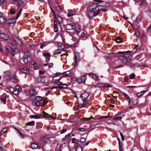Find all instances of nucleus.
<instances>
[{"label":"nucleus","mask_w":151,"mask_h":151,"mask_svg":"<svg viewBox=\"0 0 151 151\" xmlns=\"http://www.w3.org/2000/svg\"><path fill=\"white\" fill-rule=\"evenodd\" d=\"M38 80L40 81L43 82L45 81V78H44L40 77L38 78Z\"/></svg>","instance_id":"nucleus-43"},{"label":"nucleus","mask_w":151,"mask_h":151,"mask_svg":"<svg viewBox=\"0 0 151 151\" xmlns=\"http://www.w3.org/2000/svg\"><path fill=\"white\" fill-rule=\"evenodd\" d=\"M22 9H21L19 12V13H18V14H17V15L16 17V19H18V18L20 16V14L21 13V12H22Z\"/></svg>","instance_id":"nucleus-52"},{"label":"nucleus","mask_w":151,"mask_h":151,"mask_svg":"<svg viewBox=\"0 0 151 151\" xmlns=\"http://www.w3.org/2000/svg\"><path fill=\"white\" fill-rule=\"evenodd\" d=\"M19 0H12L11 2H10L9 3L10 4H16V2L19 1Z\"/></svg>","instance_id":"nucleus-51"},{"label":"nucleus","mask_w":151,"mask_h":151,"mask_svg":"<svg viewBox=\"0 0 151 151\" xmlns=\"http://www.w3.org/2000/svg\"><path fill=\"white\" fill-rule=\"evenodd\" d=\"M70 135V133H68L67 135L65 136L62 139L63 142H67V141Z\"/></svg>","instance_id":"nucleus-14"},{"label":"nucleus","mask_w":151,"mask_h":151,"mask_svg":"<svg viewBox=\"0 0 151 151\" xmlns=\"http://www.w3.org/2000/svg\"><path fill=\"white\" fill-rule=\"evenodd\" d=\"M137 99H134L132 102V104L133 105H136L137 104Z\"/></svg>","instance_id":"nucleus-61"},{"label":"nucleus","mask_w":151,"mask_h":151,"mask_svg":"<svg viewBox=\"0 0 151 151\" xmlns=\"http://www.w3.org/2000/svg\"><path fill=\"white\" fill-rule=\"evenodd\" d=\"M80 142L82 143H84L86 141V139L84 138H82L80 139Z\"/></svg>","instance_id":"nucleus-57"},{"label":"nucleus","mask_w":151,"mask_h":151,"mask_svg":"<svg viewBox=\"0 0 151 151\" xmlns=\"http://www.w3.org/2000/svg\"><path fill=\"white\" fill-rule=\"evenodd\" d=\"M20 70L22 72L24 73L27 74H28L29 73V69L26 67L24 68L23 69H21Z\"/></svg>","instance_id":"nucleus-28"},{"label":"nucleus","mask_w":151,"mask_h":151,"mask_svg":"<svg viewBox=\"0 0 151 151\" xmlns=\"http://www.w3.org/2000/svg\"><path fill=\"white\" fill-rule=\"evenodd\" d=\"M46 45L45 43H42L41 45L40 48L41 49H43V48L45 47Z\"/></svg>","instance_id":"nucleus-63"},{"label":"nucleus","mask_w":151,"mask_h":151,"mask_svg":"<svg viewBox=\"0 0 151 151\" xmlns=\"http://www.w3.org/2000/svg\"><path fill=\"white\" fill-rule=\"evenodd\" d=\"M86 75H83L81 76L80 78H78L77 80V81L79 83H85L86 80Z\"/></svg>","instance_id":"nucleus-7"},{"label":"nucleus","mask_w":151,"mask_h":151,"mask_svg":"<svg viewBox=\"0 0 151 151\" xmlns=\"http://www.w3.org/2000/svg\"><path fill=\"white\" fill-rule=\"evenodd\" d=\"M147 14L150 18H151V10H148L147 12Z\"/></svg>","instance_id":"nucleus-64"},{"label":"nucleus","mask_w":151,"mask_h":151,"mask_svg":"<svg viewBox=\"0 0 151 151\" xmlns=\"http://www.w3.org/2000/svg\"><path fill=\"white\" fill-rule=\"evenodd\" d=\"M118 59L122 60L123 64L127 65L132 61V56L129 53L125 54L118 56Z\"/></svg>","instance_id":"nucleus-2"},{"label":"nucleus","mask_w":151,"mask_h":151,"mask_svg":"<svg viewBox=\"0 0 151 151\" xmlns=\"http://www.w3.org/2000/svg\"><path fill=\"white\" fill-rule=\"evenodd\" d=\"M15 89L19 92L22 91V88L20 87L18 85H17L16 86Z\"/></svg>","instance_id":"nucleus-34"},{"label":"nucleus","mask_w":151,"mask_h":151,"mask_svg":"<svg viewBox=\"0 0 151 151\" xmlns=\"http://www.w3.org/2000/svg\"><path fill=\"white\" fill-rule=\"evenodd\" d=\"M65 51V50L64 49H63L61 50V49H56L54 51V55H57L58 54L61 53V52L62 51Z\"/></svg>","instance_id":"nucleus-20"},{"label":"nucleus","mask_w":151,"mask_h":151,"mask_svg":"<svg viewBox=\"0 0 151 151\" xmlns=\"http://www.w3.org/2000/svg\"><path fill=\"white\" fill-rule=\"evenodd\" d=\"M48 102V101L44 99L43 101L42 100V106H44Z\"/></svg>","instance_id":"nucleus-50"},{"label":"nucleus","mask_w":151,"mask_h":151,"mask_svg":"<svg viewBox=\"0 0 151 151\" xmlns=\"http://www.w3.org/2000/svg\"><path fill=\"white\" fill-rule=\"evenodd\" d=\"M66 28L67 30H73L74 29V26L72 25L68 24L66 25Z\"/></svg>","instance_id":"nucleus-23"},{"label":"nucleus","mask_w":151,"mask_h":151,"mask_svg":"<svg viewBox=\"0 0 151 151\" xmlns=\"http://www.w3.org/2000/svg\"><path fill=\"white\" fill-rule=\"evenodd\" d=\"M77 41L76 40L75 41L74 43H73L72 42H70V46L72 47H74L77 46Z\"/></svg>","instance_id":"nucleus-37"},{"label":"nucleus","mask_w":151,"mask_h":151,"mask_svg":"<svg viewBox=\"0 0 151 151\" xmlns=\"http://www.w3.org/2000/svg\"><path fill=\"white\" fill-rule=\"evenodd\" d=\"M29 93L32 96L30 97V99L32 100H33L34 98L35 97V95L37 94V92L33 89H31L29 90Z\"/></svg>","instance_id":"nucleus-6"},{"label":"nucleus","mask_w":151,"mask_h":151,"mask_svg":"<svg viewBox=\"0 0 151 151\" xmlns=\"http://www.w3.org/2000/svg\"><path fill=\"white\" fill-rule=\"evenodd\" d=\"M32 118H34L35 119H38L40 118V117L39 116H37L36 115H34L32 116L31 117Z\"/></svg>","instance_id":"nucleus-44"},{"label":"nucleus","mask_w":151,"mask_h":151,"mask_svg":"<svg viewBox=\"0 0 151 151\" xmlns=\"http://www.w3.org/2000/svg\"><path fill=\"white\" fill-rule=\"evenodd\" d=\"M140 66V65L137 63H135L134 64H132L130 66V68H132L133 67H139Z\"/></svg>","instance_id":"nucleus-33"},{"label":"nucleus","mask_w":151,"mask_h":151,"mask_svg":"<svg viewBox=\"0 0 151 151\" xmlns=\"http://www.w3.org/2000/svg\"><path fill=\"white\" fill-rule=\"evenodd\" d=\"M67 129H63L62 130L59 131L60 132V134H63L66 132Z\"/></svg>","instance_id":"nucleus-49"},{"label":"nucleus","mask_w":151,"mask_h":151,"mask_svg":"<svg viewBox=\"0 0 151 151\" xmlns=\"http://www.w3.org/2000/svg\"><path fill=\"white\" fill-rule=\"evenodd\" d=\"M13 48H12L10 47H6V49L7 51L10 52H11L13 50Z\"/></svg>","instance_id":"nucleus-47"},{"label":"nucleus","mask_w":151,"mask_h":151,"mask_svg":"<svg viewBox=\"0 0 151 151\" xmlns=\"http://www.w3.org/2000/svg\"><path fill=\"white\" fill-rule=\"evenodd\" d=\"M119 142V151H122V143L120 142V140L118 138L117 139Z\"/></svg>","instance_id":"nucleus-39"},{"label":"nucleus","mask_w":151,"mask_h":151,"mask_svg":"<svg viewBox=\"0 0 151 151\" xmlns=\"http://www.w3.org/2000/svg\"><path fill=\"white\" fill-rule=\"evenodd\" d=\"M75 58L76 61V64L77 63L79 62L80 60V58L79 54L78 53H75Z\"/></svg>","instance_id":"nucleus-15"},{"label":"nucleus","mask_w":151,"mask_h":151,"mask_svg":"<svg viewBox=\"0 0 151 151\" xmlns=\"http://www.w3.org/2000/svg\"><path fill=\"white\" fill-rule=\"evenodd\" d=\"M118 95L119 94L117 92H114L113 93L112 96L114 98H116Z\"/></svg>","instance_id":"nucleus-46"},{"label":"nucleus","mask_w":151,"mask_h":151,"mask_svg":"<svg viewBox=\"0 0 151 151\" xmlns=\"http://www.w3.org/2000/svg\"><path fill=\"white\" fill-rule=\"evenodd\" d=\"M57 23H55V22L54 23V31L55 32H57L58 31V28L57 26Z\"/></svg>","instance_id":"nucleus-41"},{"label":"nucleus","mask_w":151,"mask_h":151,"mask_svg":"<svg viewBox=\"0 0 151 151\" xmlns=\"http://www.w3.org/2000/svg\"><path fill=\"white\" fill-rule=\"evenodd\" d=\"M0 99L1 101L3 102L4 104H5L6 102V97L4 95H1Z\"/></svg>","instance_id":"nucleus-30"},{"label":"nucleus","mask_w":151,"mask_h":151,"mask_svg":"<svg viewBox=\"0 0 151 151\" xmlns=\"http://www.w3.org/2000/svg\"><path fill=\"white\" fill-rule=\"evenodd\" d=\"M0 37L5 40H7L9 38V36L6 34L1 32L0 34Z\"/></svg>","instance_id":"nucleus-9"},{"label":"nucleus","mask_w":151,"mask_h":151,"mask_svg":"<svg viewBox=\"0 0 151 151\" xmlns=\"http://www.w3.org/2000/svg\"><path fill=\"white\" fill-rule=\"evenodd\" d=\"M122 41V39L120 38H118L116 39V42L117 43H119L121 42Z\"/></svg>","instance_id":"nucleus-62"},{"label":"nucleus","mask_w":151,"mask_h":151,"mask_svg":"<svg viewBox=\"0 0 151 151\" xmlns=\"http://www.w3.org/2000/svg\"><path fill=\"white\" fill-rule=\"evenodd\" d=\"M76 151H82V147L80 146H78L76 148Z\"/></svg>","instance_id":"nucleus-45"},{"label":"nucleus","mask_w":151,"mask_h":151,"mask_svg":"<svg viewBox=\"0 0 151 151\" xmlns=\"http://www.w3.org/2000/svg\"><path fill=\"white\" fill-rule=\"evenodd\" d=\"M15 10L14 9L12 8L11 9V11H10V13L11 14H14L15 13Z\"/></svg>","instance_id":"nucleus-53"},{"label":"nucleus","mask_w":151,"mask_h":151,"mask_svg":"<svg viewBox=\"0 0 151 151\" xmlns=\"http://www.w3.org/2000/svg\"><path fill=\"white\" fill-rule=\"evenodd\" d=\"M61 78V77H60L59 78H57V76H53L52 78V81L53 83H56L58 80H60Z\"/></svg>","instance_id":"nucleus-21"},{"label":"nucleus","mask_w":151,"mask_h":151,"mask_svg":"<svg viewBox=\"0 0 151 151\" xmlns=\"http://www.w3.org/2000/svg\"><path fill=\"white\" fill-rule=\"evenodd\" d=\"M141 46L140 45H137L135 46L134 49H135L136 52H139L141 50Z\"/></svg>","instance_id":"nucleus-32"},{"label":"nucleus","mask_w":151,"mask_h":151,"mask_svg":"<svg viewBox=\"0 0 151 151\" xmlns=\"http://www.w3.org/2000/svg\"><path fill=\"white\" fill-rule=\"evenodd\" d=\"M103 83H99L97 84H96L95 85L94 87L95 88L97 87H100L102 88L103 87Z\"/></svg>","instance_id":"nucleus-40"},{"label":"nucleus","mask_w":151,"mask_h":151,"mask_svg":"<svg viewBox=\"0 0 151 151\" xmlns=\"http://www.w3.org/2000/svg\"><path fill=\"white\" fill-rule=\"evenodd\" d=\"M88 75L91 77L92 78L95 79V80H97L98 79V77L94 74L90 73L88 74Z\"/></svg>","instance_id":"nucleus-27"},{"label":"nucleus","mask_w":151,"mask_h":151,"mask_svg":"<svg viewBox=\"0 0 151 151\" xmlns=\"http://www.w3.org/2000/svg\"><path fill=\"white\" fill-rule=\"evenodd\" d=\"M31 64L32 65H37V62L35 60H32L31 62Z\"/></svg>","instance_id":"nucleus-60"},{"label":"nucleus","mask_w":151,"mask_h":151,"mask_svg":"<svg viewBox=\"0 0 151 151\" xmlns=\"http://www.w3.org/2000/svg\"><path fill=\"white\" fill-rule=\"evenodd\" d=\"M31 147L33 149H36L38 147V145L34 142H32L31 145Z\"/></svg>","instance_id":"nucleus-19"},{"label":"nucleus","mask_w":151,"mask_h":151,"mask_svg":"<svg viewBox=\"0 0 151 151\" xmlns=\"http://www.w3.org/2000/svg\"><path fill=\"white\" fill-rule=\"evenodd\" d=\"M122 118L120 116L115 117L113 118V120H121Z\"/></svg>","instance_id":"nucleus-59"},{"label":"nucleus","mask_w":151,"mask_h":151,"mask_svg":"<svg viewBox=\"0 0 151 151\" xmlns=\"http://www.w3.org/2000/svg\"><path fill=\"white\" fill-rule=\"evenodd\" d=\"M88 36V35L86 34L84 32H82L81 35V37L82 38V39L83 40H86Z\"/></svg>","instance_id":"nucleus-24"},{"label":"nucleus","mask_w":151,"mask_h":151,"mask_svg":"<svg viewBox=\"0 0 151 151\" xmlns=\"http://www.w3.org/2000/svg\"><path fill=\"white\" fill-rule=\"evenodd\" d=\"M41 139L45 143H47L49 142V138L47 136H43L41 137Z\"/></svg>","instance_id":"nucleus-10"},{"label":"nucleus","mask_w":151,"mask_h":151,"mask_svg":"<svg viewBox=\"0 0 151 151\" xmlns=\"http://www.w3.org/2000/svg\"><path fill=\"white\" fill-rule=\"evenodd\" d=\"M95 119L93 117H90L89 118H86L85 119V121L87 122V123H92L94 122L95 121Z\"/></svg>","instance_id":"nucleus-16"},{"label":"nucleus","mask_w":151,"mask_h":151,"mask_svg":"<svg viewBox=\"0 0 151 151\" xmlns=\"http://www.w3.org/2000/svg\"><path fill=\"white\" fill-rule=\"evenodd\" d=\"M139 5L142 7H145L146 6V2L145 0H142L139 1Z\"/></svg>","instance_id":"nucleus-26"},{"label":"nucleus","mask_w":151,"mask_h":151,"mask_svg":"<svg viewBox=\"0 0 151 151\" xmlns=\"http://www.w3.org/2000/svg\"><path fill=\"white\" fill-rule=\"evenodd\" d=\"M35 121H33L28 122L26 124V125L28 126H34L35 125Z\"/></svg>","instance_id":"nucleus-38"},{"label":"nucleus","mask_w":151,"mask_h":151,"mask_svg":"<svg viewBox=\"0 0 151 151\" xmlns=\"http://www.w3.org/2000/svg\"><path fill=\"white\" fill-rule=\"evenodd\" d=\"M42 114L44 116V117L46 118H50L51 119H53V117L50 114H48L47 113L45 112L44 111H43L42 112Z\"/></svg>","instance_id":"nucleus-18"},{"label":"nucleus","mask_w":151,"mask_h":151,"mask_svg":"<svg viewBox=\"0 0 151 151\" xmlns=\"http://www.w3.org/2000/svg\"><path fill=\"white\" fill-rule=\"evenodd\" d=\"M146 92V91H144L139 92L137 94V96L139 97L142 96Z\"/></svg>","instance_id":"nucleus-35"},{"label":"nucleus","mask_w":151,"mask_h":151,"mask_svg":"<svg viewBox=\"0 0 151 151\" xmlns=\"http://www.w3.org/2000/svg\"><path fill=\"white\" fill-rule=\"evenodd\" d=\"M14 89L13 87H10L9 88V91L12 93L13 91H14Z\"/></svg>","instance_id":"nucleus-55"},{"label":"nucleus","mask_w":151,"mask_h":151,"mask_svg":"<svg viewBox=\"0 0 151 151\" xmlns=\"http://www.w3.org/2000/svg\"><path fill=\"white\" fill-rule=\"evenodd\" d=\"M63 73V75L65 77H69L71 76L70 71V70L64 72Z\"/></svg>","instance_id":"nucleus-17"},{"label":"nucleus","mask_w":151,"mask_h":151,"mask_svg":"<svg viewBox=\"0 0 151 151\" xmlns=\"http://www.w3.org/2000/svg\"><path fill=\"white\" fill-rule=\"evenodd\" d=\"M78 130L82 132H85L86 131V129L83 128H79L78 129Z\"/></svg>","instance_id":"nucleus-58"},{"label":"nucleus","mask_w":151,"mask_h":151,"mask_svg":"<svg viewBox=\"0 0 151 151\" xmlns=\"http://www.w3.org/2000/svg\"><path fill=\"white\" fill-rule=\"evenodd\" d=\"M16 19L14 18L9 19L7 20L6 23L8 24H12L16 22Z\"/></svg>","instance_id":"nucleus-8"},{"label":"nucleus","mask_w":151,"mask_h":151,"mask_svg":"<svg viewBox=\"0 0 151 151\" xmlns=\"http://www.w3.org/2000/svg\"><path fill=\"white\" fill-rule=\"evenodd\" d=\"M13 40L15 41V43L16 44L17 43H18L19 42H21L20 40L17 37L15 36H13Z\"/></svg>","instance_id":"nucleus-36"},{"label":"nucleus","mask_w":151,"mask_h":151,"mask_svg":"<svg viewBox=\"0 0 151 151\" xmlns=\"http://www.w3.org/2000/svg\"><path fill=\"white\" fill-rule=\"evenodd\" d=\"M14 5L17 6L19 7H23L25 5L24 2L22 0L16 2V4Z\"/></svg>","instance_id":"nucleus-13"},{"label":"nucleus","mask_w":151,"mask_h":151,"mask_svg":"<svg viewBox=\"0 0 151 151\" xmlns=\"http://www.w3.org/2000/svg\"><path fill=\"white\" fill-rule=\"evenodd\" d=\"M135 77V76L134 74L133 73H132L130 75V79H132Z\"/></svg>","instance_id":"nucleus-56"},{"label":"nucleus","mask_w":151,"mask_h":151,"mask_svg":"<svg viewBox=\"0 0 151 151\" xmlns=\"http://www.w3.org/2000/svg\"><path fill=\"white\" fill-rule=\"evenodd\" d=\"M63 22V20L62 18L58 17H55V18L54 19V23L55 22V23H57V24L58 23L59 24H60Z\"/></svg>","instance_id":"nucleus-12"},{"label":"nucleus","mask_w":151,"mask_h":151,"mask_svg":"<svg viewBox=\"0 0 151 151\" xmlns=\"http://www.w3.org/2000/svg\"><path fill=\"white\" fill-rule=\"evenodd\" d=\"M6 19L3 15L0 16V23H3L6 21Z\"/></svg>","instance_id":"nucleus-22"},{"label":"nucleus","mask_w":151,"mask_h":151,"mask_svg":"<svg viewBox=\"0 0 151 151\" xmlns=\"http://www.w3.org/2000/svg\"><path fill=\"white\" fill-rule=\"evenodd\" d=\"M90 95V93L88 92H84L82 93L81 96V97L82 99L83 102L82 104H80L78 105V108L81 109L85 107L88 103V100L90 99H88Z\"/></svg>","instance_id":"nucleus-3"},{"label":"nucleus","mask_w":151,"mask_h":151,"mask_svg":"<svg viewBox=\"0 0 151 151\" xmlns=\"http://www.w3.org/2000/svg\"><path fill=\"white\" fill-rule=\"evenodd\" d=\"M62 86L60 87L63 88H65L68 87V85L66 83H62L61 85Z\"/></svg>","instance_id":"nucleus-42"},{"label":"nucleus","mask_w":151,"mask_h":151,"mask_svg":"<svg viewBox=\"0 0 151 151\" xmlns=\"http://www.w3.org/2000/svg\"><path fill=\"white\" fill-rule=\"evenodd\" d=\"M106 11L104 7L99 4L94 3L90 5L88 13L90 18H93L97 16L100 13V11Z\"/></svg>","instance_id":"nucleus-1"},{"label":"nucleus","mask_w":151,"mask_h":151,"mask_svg":"<svg viewBox=\"0 0 151 151\" xmlns=\"http://www.w3.org/2000/svg\"><path fill=\"white\" fill-rule=\"evenodd\" d=\"M43 99V98L41 96H38L35 97L32 100L33 101L32 104L33 106H40L41 105L42 106Z\"/></svg>","instance_id":"nucleus-4"},{"label":"nucleus","mask_w":151,"mask_h":151,"mask_svg":"<svg viewBox=\"0 0 151 151\" xmlns=\"http://www.w3.org/2000/svg\"><path fill=\"white\" fill-rule=\"evenodd\" d=\"M43 55L46 57V62L47 63H48L49 62L50 58V54L49 53H43Z\"/></svg>","instance_id":"nucleus-11"},{"label":"nucleus","mask_w":151,"mask_h":151,"mask_svg":"<svg viewBox=\"0 0 151 151\" xmlns=\"http://www.w3.org/2000/svg\"><path fill=\"white\" fill-rule=\"evenodd\" d=\"M19 50L17 48H14L13 49L11 53L13 56H14V54H17L19 53Z\"/></svg>","instance_id":"nucleus-25"},{"label":"nucleus","mask_w":151,"mask_h":151,"mask_svg":"<svg viewBox=\"0 0 151 151\" xmlns=\"http://www.w3.org/2000/svg\"><path fill=\"white\" fill-rule=\"evenodd\" d=\"M111 87V86L109 84H103V87L105 88V87Z\"/></svg>","instance_id":"nucleus-54"},{"label":"nucleus","mask_w":151,"mask_h":151,"mask_svg":"<svg viewBox=\"0 0 151 151\" xmlns=\"http://www.w3.org/2000/svg\"><path fill=\"white\" fill-rule=\"evenodd\" d=\"M142 57V55L141 54H139L137 55L135 57V59L136 60H139Z\"/></svg>","instance_id":"nucleus-48"},{"label":"nucleus","mask_w":151,"mask_h":151,"mask_svg":"<svg viewBox=\"0 0 151 151\" xmlns=\"http://www.w3.org/2000/svg\"><path fill=\"white\" fill-rule=\"evenodd\" d=\"M76 12L73 10H71L68 14L67 16L68 17L72 16L76 14Z\"/></svg>","instance_id":"nucleus-31"},{"label":"nucleus","mask_w":151,"mask_h":151,"mask_svg":"<svg viewBox=\"0 0 151 151\" xmlns=\"http://www.w3.org/2000/svg\"><path fill=\"white\" fill-rule=\"evenodd\" d=\"M30 55L28 53H25L22 58V60L24 63L27 64L29 62L28 58L30 57Z\"/></svg>","instance_id":"nucleus-5"},{"label":"nucleus","mask_w":151,"mask_h":151,"mask_svg":"<svg viewBox=\"0 0 151 151\" xmlns=\"http://www.w3.org/2000/svg\"><path fill=\"white\" fill-rule=\"evenodd\" d=\"M75 31L77 33H79L81 30L80 26L79 25H76L75 27H74Z\"/></svg>","instance_id":"nucleus-29"}]
</instances>
